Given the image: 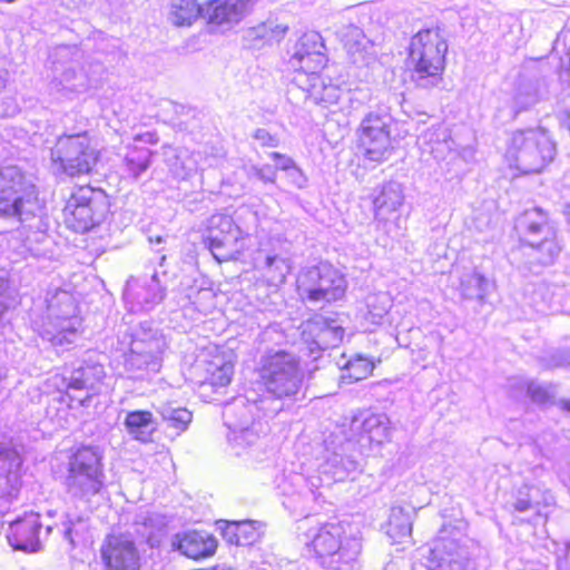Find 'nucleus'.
Here are the masks:
<instances>
[{"label":"nucleus","mask_w":570,"mask_h":570,"mask_svg":"<svg viewBox=\"0 0 570 570\" xmlns=\"http://www.w3.org/2000/svg\"><path fill=\"white\" fill-rule=\"evenodd\" d=\"M449 41L438 26L421 28L406 48V67L412 81L422 88L441 82L446 69Z\"/></svg>","instance_id":"nucleus-1"},{"label":"nucleus","mask_w":570,"mask_h":570,"mask_svg":"<svg viewBox=\"0 0 570 570\" xmlns=\"http://www.w3.org/2000/svg\"><path fill=\"white\" fill-rule=\"evenodd\" d=\"M101 151L96 148L88 131L63 134L50 149V164L59 176L79 179L97 173Z\"/></svg>","instance_id":"nucleus-2"},{"label":"nucleus","mask_w":570,"mask_h":570,"mask_svg":"<svg viewBox=\"0 0 570 570\" xmlns=\"http://www.w3.org/2000/svg\"><path fill=\"white\" fill-rule=\"evenodd\" d=\"M104 456L94 445H80L69 455L66 487L75 498L89 501L105 488Z\"/></svg>","instance_id":"nucleus-3"},{"label":"nucleus","mask_w":570,"mask_h":570,"mask_svg":"<svg viewBox=\"0 0 570 570\" xmlns=\"http://www.w3.org/2000/svg\"><path fill=\"white\" fill-rule=\"evenodd\" d=\"M107 207V194L102 188L79 185L66 200L63 224L76 233L89 232L102 222Z\"/></svg>","instance_id":"nucleus-4"},{"label":"nucleus","mask_w":570,"mask_h":570,"mask_svg":"<svg viewBox=\"0 0 570 570\" xmlns=\"http://www.w3.org/2000/svg\"><path fill=\"white\" fill-rule=\"evenodd\" d=\"M39 193L17 165L0 167V218L22 219L31 207L38 205Z\"/></svg>","instance_id":"nucleus-5"},{"label":"nucleus","mask_w":570,"mask_h":570,"mask_svg":"<svg viewBox=\"0 0 570 570\" xmlns=\"http://www.w3.org/2000/svg\"><path fill=\"white\" fill-rule=\"evenodd\" d=\"M259 372L264 389L275 399L293 396L301 387L302 374L298 363L285 351L265 356Z\"/></svg>","instance_id":"nucleus-6"},{"label":"nucleus","mask_w":570,"mask_h":570,"mask_svg":"<svg viewBox=\"0 0 570 570\" xmlns=\"http://www.w3.org/2000/svg\"><path fill=\"white\" fill-rule=\"evenodd\" d=\"M346 281L338 269L328 264L308 267L297 279L303 302H335L344 297Z\"/></svg>","instance_id":"nucleus-7"},{"label":"nucleus","mask_w":570,"mask_h":570,"mask_svg":"<svg viewBox=\"0 0 570 570\" xmlns=\"http://www.w3.org/2000/svg\"><path fill=\"white\" fill-rule=\"evenodd\" d=\"M355 148L358 157L372 164H382L391 157L393 139L382 116L371 112L364 117L356 130Z\"/></svg>","instance_id":"nucleus-8"},{"label":"nucleus","mask_w":570,"mask_h":570,"mask_svg":"<svg viewBox=\"0 0 570 570\" xmlns=\"http://www.w3.org/2000/svg\"><path fill=\"white\" fill-rule=\"evenodd\" d=\"M203 242L219 263L233 259L240 253L238 243L244 235L234 218L225 213H215L206 222Z\"/></svg>","instance_id":"nucleus-9"},{"label":"nucleus","mask_w":570,"mask_h":570,"mask_svg":"<svg viewBox=\"0 0 570 570\" xmlns=\"http://www.w3.org/2000/svg\"><path fill=\"white\" fill-rule=\"evenodd\" d=\"M508 153L511 158H522L528 166L525 173H539L552 159L551 141L542 130L535 128L513 131Z\"/></svg>","instance_id":"nucleus-10"},{"label":"nucleus","mask_w":570,"mask_h":570,"mask_svg":"<svg viewBox=\"0 0 570 570\" xmlns=\"http://www.w3.org/2000/svg\"><path fill=\"white\" fill-rule=\"evenodd\" d=\"M288 63L296 73L295 82L298 87L304 79L317 80V76L324 73L328 63L321 35L317 32L304 33L297 40Z\"/></svg>","instance_id":"nucleus-11"},{"label":"nucleus","mask_w":570,"mask_h":570,"mask_svg":"<svg viewBox=\"0 0 570 570\" xmlns=\"http://www.w3.org/2000/svg\"><path fill=\"white\" fill-rule=\"evenodd\" d=\"M104 570H140L141 554L130 535L111 532L105 535L99 547Z\"/></svg>","instance_id":"nucleus-12"},{"label":"nucleus","mask_w":570,"mask_h":570,"mask_svg":"<svg viewBox=\"0 0 570 570\" xmlns=\"http://www.w3.org/2000/svg\"><path fill=\"white\" fill-rule=\"evenodd\" d=\"M170 547L174 552L186 559L203 561L213 558L217 553L219 542L212 532L188 529L174 534Z\"/></svg>","instance_id":"nucleus-13"},{"label":"nucleus","mask_w":570,"mask_h":570,"mask_svg":"<svg viewBox=\"0 0 570 570\" xmlns=\"http://www.w3.org/2000/svg\"><path fill=\"white\" fill-rule=\"evenodd\" d=\"M41 531L40 514L28 512L9 524L7 538L14 550L35 552L40 549Z\"/></svg>","instance_id":"nucleus-14"},{"label":"nucleus","mask_w":570,"mask_h":570,"mask_svg":"<svg viewBox=\"0 0 570 570\" xmlns=\"http://www.w3.org/2000/svg\"><path fill=\"white\" fill-rule=\"evenodd\" d=\"M256 0H207L204 19L208 26H232L252 12Z\"/></svg>","instance_id":"nucleus-15"},{"label":"nucleus","mask_w":570,"mask_h":570,"mask_svg":"<svg viewBox=\"0 0 570 570\" xmlns=\"http://www.w3.org/2000/svg\"><path fill=\"white\" fill-rule=\"evenodd\" d=\"M458 541L440 538L430 550L428 570H469V560L461 553Z\"/></svg>","instance_id":"nucleus-16"},{"label":"nucleus","mask_w":570,"mask_h":570,"mask_svg":"<svg viewBox=\"0 0 570 570\" xmlns=\"http://www.w3.org/2000/svg\"><path fill=\"white\" fill-rule=\"evenodd\" d=\"M158 141L159 138L157 134L153 131L139 134L134 137V141L128 146L124 159V167L129 177L137 178L147 170L154 154L151 147H155Z\"/></svg>","instance_id":"nucleus-17"},{"label":"nucleus","mask_w":570,"mask_h":570,"mask_svg":"<svg viewBox=\"0 0 570 570\" xmlns=\"http://www.w3.org/2000/svg\"><path fill=\"white\" fill-rule=\"evenodd\" d=\"M220 534L228 544L252 547L263 537V524L255 520L223 521Z\"/></svg>","instance_id":"nucleus-18"},{"label":"nucleus","mask_w":570,"mask_h":570,"mask_svg":"<svg viewBox=\"0 0 570 570\" xmlns=\"http://www.w3.org/2000/svg\"><path fill=\"white\" fill-rule=\"evenodd\" d=\"M343 535L344 528L342 524L324 523L318 528L309 542V548L313 550L316 558L321 560L332 558L342 551Z\"/></svg>","instance_id":"nucleus-19"},{"label":"nucleus","mask_w":570,"mask_h":570,"mask_svg":"<svg viewBox=\"0 0 570 570\" xmlns=\"http://www.w3.org/2000/svg\"><path fill=\"white\" fill-rule=\"evenodd\" d=\"M299 88L305 91L315 104L325 108L335 106L343 95L342 88L324 73L317 76V80L304 79Z\"/></svg>","instance_id":"nucleus-20"},{"label":"nucleus","mask_w":570,"mask_h":570,"mask_svg":"<svg viewBox=\"0 0 570 570\" xmlns=\"http://www.w3.org/2000/svg\"><path fill=\"white\" fill-rule=\"evenodd\" d=\"M271 158L275 163V167L263 166L255 168V175L264 183H275L276 170L288 171L293 176L294 184L298 187L304 181V175L297 164L288 156L281 153H272Z\"/></svg>","instance_id":"nucleus-21"},{"label":"nucleus","mask_w":570,"mask_h":570,"mask_svg":"<svg viewBox=\"0 0 570 570\" xmlns=\"http://www.w3.org/2000/svg\"><path fill=\"white\" fill-rule=\"evenodd\" d=\"M154 414L148 410H135L126 414L124 425L132 439L148 443L155 433Z\"/></svg>","instance_id":"nucleus-22"},{"label":"nucleus","mask_w":570,"mask_h":570,"mask_svg":"<svg viewBox=\"0 0 570 570\" xmlns=\"http://www.w3.org/2000/svg\"><path fill=\"white\" fill-rule=\"evenodd\" d=\"M205 3L198 0H173L169 19L176 27H190L204 18Z\"/></svg>","instance_id":"nucleus-23"},{"label":"nucleus","mask_w":570,"mask_h":570,"mask_svg":"<svg viewBox=\"0 0 570 570\" xmlns=\"http://www.w3.org/2000/svg\"><path fill=\"white\" fill-rule=\"evenodd\" d=\"M413 522L411 514L403 507H393L386 521V535L392 544L403 543L411 538Z\"/></svg>","instance_id":"nucleus-24"},{"label":"nucleus","mask_w":570,"mask_h":570,"mask_svg":"<svg viewBox=\"0 0 570 570\" xmlns=\"http://www.w3.org/2000/svg\"><path fill=\"white\" fill-rule=\"evenodd\" d=\"M374 213L376 216L396 212L404 202L400 186L392 183L383 184L373 197Z\"/></svg>","instance_id":"nucleus-25"},{"label":"nucleus","mask_w":570,"mask_h":570,"mask_svg":"<svg viewBox=\"0 0 570 570\" xmlns=\"http://www.w3.org/2000/svg\"><path fill=\"white\" fill-rule=\"evenodd\" d=\"M206 372L207 376L204 383L214 390L223 389L228 386L233 381L234 364L224 358L220 362L210 361L208 362Z\"/></svg>","instance_id":"nucleus-26"},{"label":"nucleus","mask_w":570,"mask_h":570,"mask_svg":"<svg viewBox=\"0 0 570 570\" xmlns=\"http://www.w3.org/2000/svg\"><path fill=\"white\" fill-rule=\"evenodd\" d=\"M548 223V213L538 207L524 210L517 222L519 230L523 234H539Z\"/></svg>","instance_id":"nucleus-27"},{"label":"nucleus","mask_w":570,"mask_h":570,"mask_svg":"<svg viewBox=\"0 0 570 570\" xmlns=\"http://www.w3.org/2000/svg\"><path fill=\"white\" fill-rule=\"evenodd\" d=\"M343 379L357 382L367 379L374 371V362L361 355L350 358L342 368Z\"/></svg>","instance_id":"nucleus-28"},{"label":"nucleus","mask_w":570,"mask_h":570,"mask_svg":"<svg viewBox=\"0 0 570 570\" xmlns=\"http://www.w3.org/2000/svg\"><path fill=\"white\" fill-rule=\"evenodd\" d=\"M288 28L286 26L276 24L272 21L262 22L248 30V38L252 41H261L263 43H271L279 41L284 38Z\"/></svg>","instance_id":"nucleus-29"},{"label":"nucleus","mask_w":570,"mask_h":570,"mask_svg":"<svg viewBox=\"0 0 570 570\" xmlns=\"http://www.w3.org/2000/svg\"><path fill=\"white\" fill-rule=\"evenodd\" d=\"M193 420V413L186 407L174 409L166 417L168 428L177 434L185 432Z\"/></svg>","instance_id":"nucleus-30"},{"label":"nucleus","mask_w":570,"mask_h":570,"mask_svg":"<svg viewBox=\"0 0 570 570\" xmlns=\"http://www.w3.org/2000/svg\"><path fill=\"white\" fill-rule=\"evenodd\" d=\"M254 139L258 142V145L263 148L266 147H277L278 146V138L271 132H268L265 129H257L254 135Z\"/></svg>","instance_id":"nucleus-31"},{"label":"nucleus","mask_w":570,"mask_h":570,"mask_svg":"<svg viewBox=\"0 0 570 570\" xmlns=\"http://www.w3.org/2000/svg\"><path fill=\"white\" fill-rule=\"evenodd\" d=\"M76 332H77V330L73 328V327H70V328H67V330H62L52 338V341L56 344H61L62 341L66 338L67 334H76Z\"/></svg>","instance_id":"nucleus-32"},{"label":"nucleus","mask_w":570,"mask_h":570,"mask_svg":"<svg viewBox=\"0 0 570 570\" xmlns=\"http://www.w3.org/2000/svg\"><path fill=\"white\" fill-rule=\"evenodd\" d=\"M531 508V502L528 500H518L514 503V509L519 512H524Z\"/></svg>","instance_id":"nucleus-33"},{"label":"nucleus","mask_w":570,"mask_h":570,"mask_svg":"<svg viewBox=\"0 0 570 570\" xmlns=\"http://www.w3.org/2000/svg\"><path fill=\"white\" fill-rule=\"evenodd\" d=\"M544 242H548V239H546ZM549 243L550 246L548 248V253L549 255L554 256L559 252V246L557 245L554 238L550 239Z\"/></svg>","instance_id":"nucleus-34"},{"label":"nucleus","mask_w":570,"mask_h":570,"mask_svg":"<svg viewBox=\"0 0 570 570\" xmlns=\"http://www.w3.org/2000/svg\"><path fill=\"white\" fill-rule=\"evenodd\" d=\"M560 409L570 413V399L560 401Z\"/></svg>","instance_id":"nucleus-35"},{"label":"nucleus","mask_w":570,"mask_h":570,"mask_svg":"<svg viewBox=\"0 0 570 570\" xmlns=\"http://www.w3.org/2000/svg\"><path fill=\"white\" fill-rule=\"evenodd\" d=\"M14 483H16L14 487H13L14 493L10 492L9 494L17 495L19 490H20V488H21V480H20V478L18 475L14 476Z\"/></svg>","instance_id":"nucleus-36"},{"label":"nucleus","mask_w":570,"mask_h":570,"mask_svg":"<svg viewBox=\"0 0 570 570\" xmlns=\"http://www.w3.org/2000/svg\"><path fill=\"white\" fill-rule=\"evenodd\" d=\"M566 216H567V222L570 225V204L568 205V207L566 209Z\"/></svg>","instance_id":"nucleus-37"},{"label":"nucleus","mask_w":570,"mask_h":570,"mask_svg":"<svg viewBox=\"0 0 570 570\" xmlns=\"http://www.w3.org/2000/svg\"><path fill=\"white\" fill-rule=\"evenodd\" d=\"M568 57H569V60H568V63H567L566 70H567V72H568V73H569V76H570V48H569V51H568Z\"/></svg>","instance_id":"nucleus-38"},{"label":"nucleus","mask_w":570,"mask_h":570,"mask_svg":"<svg viewBox=\"0 0 570 570\" xmlns=\"http://www.w3.org/2000/svg\"><path fill=\"white\" fill-rule=\"evenodd\" d=\"M71 533H72V530L71 529H67L66 532H65V535L70 540L72 541L71 539Z\"/></svg>","instance_id":"nucleus-39"},{"label":"nucleus","mask_w":570,"mask_h":570,"mask_svg":"<svg viewBox=\"0 0 570 570\" xmlns=\"http://www.w3.org/2000/svg\"><path fill=\"white\" fill-rule=\"evenodd\" d=\"M478 283L487 284V281L483 277H476Z\"/></svg>","instance_id":"nucleus-40"}]
</instances>
